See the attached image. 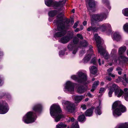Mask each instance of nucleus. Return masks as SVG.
Returning a JSON list of instances; mask_svg holds the SVG:
<instances>
[{"instance_id": "nucleus-19", "label": "nucleus", "mask_w": 128, "mask_h": 128, "mask_svg": "<svg viewBox=\"0 0 128 128\" xmlns=\"http://www.w3.org/2000/svg\"><path fill=\"white\" fill-rule=\"evenodd\" d=\"M87 90V87L83 86H80L78 88L77 91L80 94H83Z\"/></svg>"}, {"instance_id": "nucleus-25", "label": "nucleus", "mask_w": 128, "mask_h": 128, "mask_svg": "<svg viewBox=\"0 0 128 128\" xmlns=\"http://www.w3.org/2000/svg\"><path fill=\"white\" fill-rule=\"evenodd\" d=\"M91 58V55L88 54L86 55L82 60V62L84 63H87L88 61Z\"/></svg>"}, {"instance_id": "nucleus-37", "label": "nucleus", "mask_w": 128, "mask_h": 128, "mask_svg": "<svg viewBox=\"0 0 128 128\" xmlns=\"http://www.w3.org/2000/svg\"><path fill=\"white\" fill-rule=\"evenodd\" d=\"M123 94L125 100L127 101H128V92H124Z\"/></svg>"}, {"instance_id": "nucleus-3", "label": "nucleus", "mask_w": 128, "mask_h": 128, "mask_svg": "<svg viewBox=\"0 0 128 128\" xmlns=\"http://www.w3.org/2000/svg\"><path fill=\"white\" fill-rule=\"evenodd\" d=\"M50 111L51 116L54 119L56 122H58L61 118L64 117L60 106L56 104H54L51 106Z\"/></svg>"}, {"instance_id": "nucleus-49", "label": "nucleus", "mask_w": 128, "mask_h": 128, "mask_svg": "<svg viewBox=\"0 0 128 128\" xmlns=\"http://www.w3.org/2000/svg\"><path fill=\"white\" fill-rule=\"evenodd\" d=\"M123 78L126 82H128V77L126 78V74H124V75Z\"/></svg>"}, {"instance_id": "nucleus-31", "label": "nucleus", "mask_w": 128, "mask_h": 128, "mask_svg": "<svg viewBox=\"0 0 128 128\" xmlns=\"http://www.w3.org/2000/svg\"><path fill=\"white\" fill-rule=\"evenodd\" d=\"M78 120L80 122H83L86 120V118L84 115V114L78 117Z\"/></svg>"}, {"instance_id": "nucleus-43", "label": "nucleus", "mask_w": 128, "mask_h": 128, "mask_svg": "<svg viewBox=\"0 0 128 128\" xmlns=\"http://www.w3.org/2000/svg\"><path fill=\"white\" fill-rule=\"evenodd\" d=\"M59 54L60 56L61 57L64 54V51H61L59 52Z\"/></svg>"}, {"instance_id": "nucleus-64", "label": "nucleus", "mask_w": 128, "mask_h": 128, "mask_svg": "<svg viewBox=\"0 0 128 128\" xmlns=\"http://www.w3.org/2000/svg\"><path fill=\"white\" fill-rule=\"evenodd\" d=\"M72 12L73 13H74V9H73L72 10Z\"/></svg>"}, {"instance_id": "nucleus-40", "label": "nucleus", "mask_w": 128, "mask_h": 128, "mask_svg": "<svg viewBox=\"0 0 128 128\" xmlns=\"http://www.w3.org/2000/svg\"><path fill=\"white\" fill-rule=\"evenodd\" d=\"M106 90V89L104 88H101L99 91V92L100 93H102L104 92Z\"/></svg>"}, {"instance_id": "nucleus-7", "label": "nucleus", "mask_w": 128, "mask_h": 128, "mask_svg": "<svg viewBox=\"0 0 128 128\" xmlns=\"http://www.w3.org/2000/svg\"><path fill=\"white\" fill-rule=\"evenodd\" d=\"M77 76L75 75H72L71 76V78L76 81L77 82L85 84H89L90 81L87 80L86 74L81 71H78L77 73Z\"/></svg>"}, {"instance_id": "nucleus-39", "label": "nucleus", "mask_w": 128, "mask_h": 128, "mask_svg": "<svg viewBox=\"0 0 128 128\" xmlns=\"http://www.w3.org/2000/svg\"><path fill=\"white\" fill-rule=\"evenodd\" d=\"M105 5H106V7L108 9V10H106V12H108V10H109V11H110L111 9V7L110 5L109 2L108 3V4H107Z\"/></svg>"}, {"instance_id": "nucleus-42", "label": "nucleus", "mask_w": 128, "mask_h": 128, "mask_svg": "<svg viewBox=\"0 0 128 128\" xmlns=\"http://www.w3.org/2000/svg\"><path fill=\"white\" fill-rule=\"evenodd\" d=\"M113 68H109L107 70L108 74L110 73H111V72L113 70Z\"/></svg>"}, {"instance_id": "nucleus-44", "label": "nucleus", "mask_w": 128, "mask_h": 128, "mask_svg": "<svg viewBox=\"0 0 128 128\" xmlns=\"http://www.w3.org/2000/svg\"><path fill=\"white\" fill-rule=\"evenodd\" d=\"M77 37L78 38H80V39L81 40H82L83 38L82 35L80 34H77Z\"/></svg>"}, {"instance_id": "nucleus-58", "label": "nucleus", "mask_w": 128, "mask_h": 128, "mask_svg": "<svg viewBox=\"0 0 128 128\" xmlns=\"http://www.w3.org/2000/svg\"><path fill=\"white\" fill-rule=\"evenodd\" d=\"M98 62L99 65L100 66L101 65V63L100 62V59H99L98 60Z\"/></svg>"}, {"instance_id": "nucleus-33", "label": "nucleus", "mask_w": 128, "mask_h": 128, "mask_svg": "<svg viewBox=\"0 0 128 128\" xmlns=\"http://www.w3.org/2000/svg\"><path fill=\"white\" fill-rule=\"evenodd\" d=\"M122 13L125 16H128V8L123 9L122 10Z\"/></svg>"}, {"instance_id": "nucleus-18", "label": "nucleus", "mask_w": 128, "mask_h": 128, "mask_svg": "<svg viewBox=\"0 0 128 128\" xmlns=\"http://www.w3.org/2000/svg\"><path fill=\"white\" fill-rule=\"evenodd\" d=\"M112 37L114 40L117 42L120 41L121 39L120 35L118 32H114L113 34Z\"/></svg>"}, {"instance_id": "nucleus-56", "label": "nucleus", "mask_w": 128, "mask_h": 128, "mask_svg": "<svg viewBox=\"0 0 128 128\" xmlns=\"http://www.w3.org/2000/svg\"><path fill=\"white\" fill-rule=\"evenodd\" d=\"M116 70L118 71L122 70V69L120 68L119 67L117 68H116Z\"/></svg>"}, {"instance_id": "nucleus-28", "label": "nucleus", "mask_w": 128, "mask_h": 128, "mask_svg": "<svg viewBox=\"0 0 128 128\" xmlns=\"http://www.w3.org/2000/svg\"><path fill=\"white\" fill-rule=\"evenodd\" d=\"M99 83V82L98 81H97L94 82V83L93 84L92 86V88L91 90V91L93 92L94 90L97 86L98 85Z\"/></svg>"}, {"instance_id": "nucleus-16", "label": "nucleus", "mask_w": 128, "mask_h": 128, "mask_svg": "<svg viewBox=\"0 0 128 128\" xmlns=\"http://www.w3.org/2000/svg\"><path fill=\"white\" fill-rule=\"evenodd\" d=\"M117 50L115 48L112 49L111 51V54L114 55V56L113 57V59L112 60V62L113 63H116L118 60H120V58H118L115 56V54Z\"/></svg>"}, {"instance_id": "nucleus-10", "label": "nucleus", "mask_w": 128, "mask_h": 128, "mask_svg": "<svg viewBox=\"0 0 128 128\" xmlns=\"http://www.w3.org/2000/svg\"><path fill=\"white\" fill-rule=\"evenodd\" d=\"M62 105L65 110L70 112H73L75 109V106L74 103L68 101L63 100Z\"/></svg>"}, {"instance_id": "nucleus-53", "label": "nucleus", "mask_w": 128, "mask_h": 128, "mask_svg": "<svg viewBox=\"0 0 128 128\" xmlns=\"http://www.w3.org/2000/svg\"><path fill=\"white\" fill-rule=\"evenodd\" d=\"M87 96L90 97H92V95L89 92H88L87 93L86 96Z\"/></svg>"}, {"instance_id": "nucleus-11", "label": "nucleus", "mask_w": 128, "mask_h": 128, "mask_svg": "<svg viewBox=\"0 0 128 128\" xmlns=\"http://www.w3.org/2000/svg\"><path fill=\"white\" fill-rule=\"evenodd\" d=\"M9 107L5 101L2 100L0 102V114H4L9 110Z\"/></svg>"}, {"instance_id": "nucleus-41", "label": "nucleus", "mask_w": 128, "mask_h": 128, "mask_svg": "<svg viewBox=\"0 0 128 128\" xmlns=\"http://www.w3.org/2000/svg\"><path fill=\"white\" fill-rule=\"evenodd\" d=\"M102 2L103 4H106L109 2L108 0H102Z\"/></svg>"}, {"instance_id": "nucleus-1", "label": "nucleus", "mask_w": 128, "mask_h": 128, "mask_svg": "<svg viewBox=\"0 0 128 128\" xmlns=\"http://www.w3.org/2000/svg\"><path fill=\"white\" fill-rule=\"evenodd\" d=\"M59 14L56 20H54V22L58 26L57 32L54 35V36L56 38L62 36L66 33V29L64 24L62 20L63 15L61 13H60L58 10H52L50 11L48 13V15L50 16L49 20L50 22L52 21L50 19V17H53L57 14Z\"/></svg>"}, {"instance_id": "nucleus-36", "label": "nucleus", "mask_w": 128, "mask_h": 128, "mask_svg": "<svg viewBox=\"0 0 128 128\" xmlns=\"http://www.w3.org/2000/svg\"><path fill=\"white\" fill-rule=\"evenodd\" d=\"M6 98L8 100H10L12 99V97L11 95L8 93L5 94L4 95Z\"/></svg>"}, {"instance_id": "nucleus-8", "label": "nucleus", "mask_w": 128, "mask_h": 128, "mask_svg": "<svg viewBox=\"0 0 128 128\" xmlns=\"http://www.w3.org/2000/svg\"><path fill=\"white\" fill-rule=\"evenodd\" d=\"M46 5L48 6H52L56 9H59L63 5V4L61 1L58 2L55 1L54 0H44Z\"/></svg>"}, {"instance_id": "nucleus-63", "label": "nucleus", "mask_w": 128, "mask_h": 128, "mask_svg": "<svg viewBox=\"0 0 128 128\" xmlns=\"http://www.w3.org/2000/svg\"><path fill=\"white\" fill-rule=\"evenodd\" d=\"M104 83L103 82H101V85L102 86H103L104 85Z\"/></svg>"}, {"instance_id": "nucleus-4", "label": "nucleus", "mask_w": 128, "mask_h": 128, "mask_svg": "<svg viewBox=\"0 0 128 128\" xmlns=\"http://www.w3.org/2000/svg\"><path fill=\"white\" fill-rule=\"evenodd\" d=\"M107 17V14L106 13L97 14H93L91 16V21L92 26L87 28V30L88 31H92L93 32L98 31V29L97 27H94L93 26V22L96 21L97 22L102 21L105 20Z\"/></svg>"}, {"instance_id": "nucleus-5", "label": "nucleus", "mask_w": 128, "mask_h": 128, "mask_svg": "<svg viewBox=\"0 0 128 128\" xmlns=\"http://www.w3.org/2000/svg\"><path fill=\"white\" fill-rule=\"evenodd\" d=\"M94 37L96 42L98 52L101 56H103L105 59H108V53L106 52L105 48L104 47V45L103 40L98 36V34H95Z\"/></svg>"}, {"instance_id": "nucleus-17", "label": "nucleus", "mask_w": 128, "mask_h": 128, "mask_svg": "<svg viewBox=\"0 0 128 128\" xmlns=\"http://www.w3.org/2000/svg\"><path fill=\"white\" fill-rule=\"evenodd\" d=\"M68 48L70 51L73 50L72 53L74 54H76L77 51L76 48L75 46V45L72 43H71L68 46Z\"/></svg>"}, {"instance_id": "nucleus-45", "label": "nucleus", "mask_w": 128, "mask_h": 128, "mask_svg": "<svg viewBox=\"0 0 128 128\" xmlns=\"http://www.w3.org/2000/svg\"><path fill=\"white\" fill-rule=\"evenodd\" d=\"M79 39L77 38H75L73 40V42L74 44H77L79 41Z\"/></svg>"}, {"instance_id": "nucleus-61", "label": "nucleus", "mask_w": 128, "mask_h": 128, "mask_svg": "<svg viewBox=\"0 0 128 128\" xmlns=\"http://www.w3.org/2000/svg\"><path fill=\"white\" fill-rule=\"evenodd\" d=\"M83 26L82 25H81L80 26V30H81L83 29Z\"/></svg>"}, {"instance_id": "nucleus-35", "label": "nucleus", "mask_w": 128, "mask_h": 128, "mask_svg": "<svg viewBox=\"0 0 128 128\" xmlns=\"http://www.w3.org/2000/svg\"><path fill=\"white\" fill-rule=\"evenodd\" d=\"M123 28L125 32H128V23H126L124 25Z\"/></svg>"}, {"instance_id": "nucleus-13", "label": "nucleus", "mask_w": 128, "mask_h": 128, "mask_svg": "<svg viewBox=\"0 0 128 128\" xmlns=\"http://www.w3.org/2000/svg\"><path fill=\"white\" fill-rule=\"evenodd\" d=\"M85 98V95L72 96V98L76 103H79Z\"/></svg>"}, {"instance_id": "nucleus-6", "label": "nucleus", "mask_w": 128, "mask_h": 128, "mask_svg": "<svg viewBox=\"0 0 128 128\" xmlns=\"http://www.w3.org/2000/svg\"><path fill=\"white\" fill-rule=\"evenodd\" d=\"M112 110L114 116L117 117L120 116L122 113L124 112L126 110V107L121 104L119 101H116L113 104Z\"/></svg>"}, {"instance_id": "nucleus-48", "label": "nucleus", "mask_w": 128, "mask_h": 128, "mask_svg": "<svg viewBox=\"0 0 128 128\" xmlns=\"http://www.w3.org/2000/svg\"><path fill=\"white\" fill-rule=\"evenodd\" d=\"M91 63H93L94 64H96V60L95 58H93L91 60Z\"/></svg>"}, {"instance_id": "nucleus-20", "label": "nucleus", "mask_w": 128, "mask_h": 128, "mask_svg": "<svg viewBox=\"0 0 128 128\" xmlns=\"http://www.w3.org/2000/svg\"><path fill=\"white\" fill-rule=\"evenodd\" d=\"M86 2L88 4L90 8H95L96 2L94 0H88L86 1Z\"/></svg>"}, {"instance_id": "nucleus-24", "label": "nucleus", "mask_w": 128, "mask_h": 128, "mask_svg": "<svg viewBox=\"0 0 128 128\" xmlns=\"http://www.w3.org/2000/svg\"><path fill=\"white\" fill-rule=\"evenodd\" d=\"M90 72L93 74H95L97 72V69L94 66H90Z\"/></svg>"}, {"instance_id": "nucleus-50", "label": "nucleus", "mask_w": 128, "mask_h": 128, "mask_svg": "<svg viewBox=\"0 0 128 128\" xmlns=\"http://www.w3.org/2000/svg\"><path fill=\"white\" fill-rule=\"evenodd\" d=\"M79 22V21H78L77 22H75L74 23V24L73 26V28H75L77 27V26L78 25V23Z\"/></svg>"}, {"instance_id": "nucleus-14", "label": "nucleus", "mask_w": 128, "mask_h": 128, "mask_svg": "<svg viewBox=\"0 0 128 128\" xmlns=\"http://www.w3.org/2000/svg\"><path fill=\"white\" fill-rule=\"evenodd\" d=\"M126 47L124 46H122L118 48V52L120 56V58H123L124 57L122 56V55L126 51Z\"/></svg>"}, {"instance_id": "nucleus-47", "label": "nucleus", "mask_w": 128, "mask_h": 128, "mask_svg": "<svg viewBox=\"0 0 128 128\" xmlns=\"http://www.w3.org/2000/svg\"><path fill=\"white\" fill-rule=\"evenodd\" d=\"M114 91L111 90H109L108 92V96L110 97H112V94Z\"/></svg>"}, {"instance_id": "nucleus-51", "label": "nucleus", "mask_w": 128, "mask_h": 128, "mask_svg": "<svg viewBox=\"0 0 128 128\" xmlns=\"http://www.w3.org/2000/svg\"><path fill=\"white\" fill-rule=\"evenodd\" d=\"M4 82L0 77V86H2Z\"/></svg>"}, {"instance_id": "nucleus-23", "label": "nucleus", "mask_w": 128, "mask_h": 128, "mask_svg": "<svg viewBox=\"0 0 128 128\" xmlns=\"http://www.w3.org/2000/svg\"><path fill=\"white\" fill-rule=\"evenodd\" d=\"M93 108H91L87 110L85 112V114L86 116H91L93 113Z\"/></svg>"}, {"instance_id": "nucleus-21", "label": "nucleus", "mask_w": 128, "mask_h": 128, "mask_svg": "<svg viewBox=\"0 0 128 128\" xmlns=\"http://www.w3.org/2000/svg\"><path fill=\"white\" fill-rule=\"evenodd\" d=\"M123 91L120 89V88L115 91V95L118 97H120L124 94Z\"/></svg>"}, {"instance_id": "nucleus-59", "label": "nucleus", "mask_w": 128, "mask_h": 128, "mask_svg": "<svg viewBox=\"0 0 128 128\" xmlns=\"http://www.w3.org/2000/svg\"><path fill=\"white\" fill-rule=\"evenodd\" d=\"M128 90V88H125L124 89V92H127Z\"/></svg>"}, {"instance_id": "nucleus-9", "label": "nucleus", "mask_w": 128, "mask_h": 128, "mask_svg": "<svg viewBox=\"0 0 128 128\" xmlns=\"http://www.w3.org/2000/svg\"><path fill=\"white\" fill-rule=\"evenodd\" d=\"M64 86L63 90L65 92L73 94L74 90V84L73 82L70 81H67Z\"/></svg>"}, {"instance_id": "nucleus-22", "label": "nucleus", "mask_w": 128, "mask_h": 128, "mask_svg": "<svg viewBox=\"0 0 128 128\" xmlns=\"http://www.w3.org/2000/svg\"><path fill=\"white\" fill-rule=\"evenodd\" d=\"M88 45V43L86 41V40H83L80 42L79 46L80 48H85L87 47Z\"/></svg>"}, {"instance_id": "nucleus-34", "label": "nucleus", "mask_w": 128, "mask_h": 128, "mask_svg": "<svg viewBox=\"0 0 128 128\" xmlns=\"http://www.w3.org/2000/svg\"><path fill=\"white\" fill-rule=\"evenodd\" d=\"M71 128H79V126L77 122L74 123L72 124Z\"/></svg>"}, {"instance_id": "nucleus-62", "label": "nucleus", "mask_w": 128, "mask_h": 128, "mask_svg": "<svg viewBox=\"0 0 128 128\" xmlns=\"http://www.w3.org/2000/svg\"><path fill=\"white\" fill-rule=\"evenodd\" d=\"M88 100V98H86L85 99V101L86 102H87Z\"/></svg>"}, {"instance_id": "nucleus-30", "label": "nucleus", "mask_w": 128, "mask_h": 128, "mask_svg": "<svg viewBox=\"0 0 128 128\" xmlns=\"http://www.w3.org/2000/svg\"><path fill=\"white\" fill-rule=\"evenodd\" d=\"M104 24H103L102 25L100 26L99 27H97V29H98V31L100 30L102 32H104L106 30L105 28V26H104Z\"/></svg>"}, {"instance_id": "nucleus-38", "label": "nucleus", "mask_w": 128, "mask_h": 128, "mask_svg": "<svg viewBox=\"0 0 128 128\" xmlns=\"http://www.w3.org/2000/svg\"><path fill=\"white\" fill-rule=\"evenodd\" d=\"M67 122H73L74 121V118L73 117H69L67 119Z\"/></svg>"}, {"instance_id": "nucleus-57", "label": "nucleus", "mask_w": 128, "mask_h": 128, "mask_svg": "<svg viewBox=\"0 0 128 128\" xmlns=\"http://www.w3.org/2000/svg\"><path fill=\"white\" fill-rule=\"evenodd\" d=\"M83 24L84 26L86 25L87 24V22L86 21H84L83 22Z\"/></svg>"}, {"instance_id": "nucleus-54", "label": "nucleus", "mask_w": 128, "mask_h": 128, "mask_svg": "<svg viewBox=\"0 0 128 128\" xmlns=\"http://www.w3.org/2000/svg\"><path fill=\"white\" fill-rule=\"evenodd\" d=\"M80 30H81L80 29H79L78 28H77L74 31L76 32H78Z\"/></svg>"}, {"instance_id": "nucleus-29", "label": "nucleus", "mask_w": 128, "mask_h": 128, "mask_svg": "<svg viewBox=\"0 0 128 128\" xmlns=\"http://www.w3.org/2000/svg\"><path fill=\"white\" fill-rule=\"evenodd\" d=\"M117 128H128V124L127 123L120 124L117 127Z\"/></svg>"}, {"instance_id": "nucleus-15", "label": "nucleus", "mask_w": 128, "mask_h": 128, "mask_svg": "<svg viewBox=\"0 0 128 128\" xmlns=\"http://www.w3.org/2000/svg\"><path fill=\"white\" fill-rule=\"evenodd\" d=\"M108 87L109 90H112L113 91H115L119 88L116 84L113 83H109L108 85Z\"/></svg>"}, {"instance_id": "nucleus-52", "label": "nucleus", "mask_w": 128, "mask_h": 128, "mask_svg": "<svg viewBox=\"0 0 128 128\" xmlns=\"http://www.w3.org/2000/svg\"><path fill=\"white\" fill-rule=\"evenodd\" d=\"M108 75L109 76H110L112 77L113 78H114L115 77V75L112 74L111 73H109V74H108Z\"/></svg>"}, {"instance_id": "nucleus-32", "label": "nucleus", "mask_w": 128, "mask_h": 128, "mask_svg": "<svg viewBox=\"0 0 128 128\" xmlns=\"http://www.w3.org/2000/svg\"><path fill=\"white\" fill-rule=\"evenodd\" d=\"M104 26H105L106 30H111L112 29V27L111 25L109 23L104 24Z\"/></svg>"}, {"instance_id": "nucleus-26", "label": "nucleus", "mask_w": 128, "mask_h": 128, "mask_svg": "<svg viewBox=\"0 0 128 128\" xmlns=\"http://www.w3.org/2000/svg\"><path fill=\"white\" fill-rule=\"evenodd\" d=\"M100 102L98 106L97 107L96 109L95 112L97 115H100L102 114V111L100 109L101 106H100Z\"/></svg>"}, {"instance_id": "nucleus-55", "label": "nucleus", "mask_w": 128, "mask_h": 128, "mask_svg": "<svg viewBox=\"0 0 128 128\" xmlns=\"http://www.w3.org/2000/svg\"><path fill=\"white\" fill-rule=\"evenodd\" d=\"M106 78V79L110 81L111 80H112V78L110 77H107Z\"/></svg>"}, {"instance_id": "nucleus-27", "label": "nucleus", "mask_w": 128, "mask_h": 128, "mask_svg": "<svg viewBox=\"0 0 128 128\" xmlns=\"http://www.w3.org/2000/svg\"><path fill=\"white\" fill-rule=\"evenodd\" d=\"M67 126V125L62 122L58 123L56 126V128H65Z\"/></svg>"}, {"instance_id": "nucleus-60", "label": "nucleus", "mask_w": 128, "mask_h": 128, "mask_svg": "<svg viewBox=\"0 0 128 128\" xmlns=\"http://www.w3.org/2000/svg\"><path fill=\"white\" fill-rule=\"evenodd\" d=\"M121 71L122 70L118 71V74L119 75H121V74H122Z\"/></svg>"}, {"instance_id": "nucleus-12", "label": "nucleus", "mask_w": 128, "mask_h": 128, "mask_svg": "<svg viewBox=\"0 0 128 128\" xmlns=\"http://www.w3.org/2000/svg\"><path fill=\"white\" fill-rule=\"evenodd\" d=\"M73 34L72 33V35H68L62 37L59 40V42L63 44L67 43L69 40L72 37Z\"/></svg>"}, {"instance_id": "nucleus-46", "label": "nucleus", "mask_w": 128, "mask_h": 128, "mask_svg": "<svg viewBox=\"0 0 128 128\" xmlns=\"http://www.w3.org/2000/svg\"><path fill=\"white\" fill-rule=\"evenodd\" d=\"M81 107L82 110H84L86 109V105L84 104H82L81 105Z\"/></svg>"}, {"instance_id": "nucleus-2", "label": "nucleus", "mask_w": 128, "mask_h": 128, "mask_svg": "<svg viewBox=\"0 0 128 128\" xmlns=\"http://www.w3.org/2000/svg\"><path fill=\"white\" fill-rule=\"evenodd\" d=\"M42 105L40 104H37L32 108V110L35 113L32 112H29L23 117L22 120L27 124L35 122L37 116L36 113L40 112L42 109Z\"/></svg>"}]
</instances>
